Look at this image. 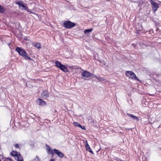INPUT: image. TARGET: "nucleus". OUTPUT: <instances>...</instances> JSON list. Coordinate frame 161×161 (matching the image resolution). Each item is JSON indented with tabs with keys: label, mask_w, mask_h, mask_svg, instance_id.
I'll return each mask as SVG.
<instances>
[{
	"label": "nucleus",
	"mask_w": 161,
	"mask_h": 161,
	"mask_svg": "<svg viewBox=\"0 0 161 161\" xmlns=\"http://www.w3.org/2000/svg\"><path fill=\"white\" fill-rule=\"evenodd\" d=\"M15 51L25 59H31V57L28 55L25 51L22 48L17 47Z\"/></svg>",
	"instance_id": "1"
},
{
	"label": "nucleus",
	"mask_w": 161,
	"mask_h": 161,
	"mask_svg": "<svg viewBox=\"0 0 161 161\" xmlns=\"http://www.w3.org/2000/svg\"><path fill=\"white\" fill-rule=\"evenodd\" d=\"M56 66L64 72H67L68 71L67 67L64 65L62 64L60 62L56 61L55 62Z\"/></svg>",
	"instance_id": "2"
},
{
	"label": "nucleus",
	"mask_w": 161,
	"mask_h": 161,
	"mask_svg": "<svg viewBox=\"0 0 161 161\" xmlns=\"http://www.w3.org/2000/svg\"><path fill=\"white\" fill-rule=\"evenodd\" d=\"M125 74L126 76L132 80L140 81V80L137 78L136 75L132 71H127Z\"/></svg>",
	"instance_id": "3"
},
{
	"label": "nucleus",
	"mask_w": 161,
	"mask_h": 161,
	"mask_svg": "<svg viewBox=\"0 0 161 161\" xmlns=\"http://www.w3.org/2000/svg\"><path fill=\"white\" fill-rule=\"evenodd\" d=\"M63 25L64 27L67 29H70L75 26V23L72 22L70 21H67L64 23Z\"/></svg>",
	"instance_id": "4"
},
{
	"label": "nucleus",
	"mask_w": 161,
	"mask_h": 161,
	"mask_svg": "<svg viewBox=\"0 0 161 161\" xmlns=\"http://www.w3.org/2000/svg\"><path fill=\"white\" fill-rule=\"evenodd\" d=\"M150 3L152 6L153 11L155 13L159 8L158 4L152 0H150Z\"/></svg>",
	"instance_id": "5"
},
{
	"label": "nucleus",
	"mask_w": 161,
	"mask_h": 161,
	"mask_svg": "<svg viewBox=\"0 0 161 161\" xmlns=\"http://www.w3.org/2000/svg\"><path fill=\"white\" fill-rule=\"evenodd\" d=\"M81 75L82 76L86 78H89L91 76H93V74H92L86 70H84L81 73Z\"/></svg>",
	"instance_id": "6"
},
{
	"label": "nucleus",
	"mask_w": 161,
	"mask_h": 161,
	"mask_svg": "<svg viewBox=\"0 0 161 161\" xmlns=\"http://www.w3.org/2000/svg\"><path fill=\"white\" fill-rule=\"evenodd\" d=\"M46 147L47 153H51L52 154V157H53L54 155V149L53 150L51 147L47 144L46 145Z\"/></svg>",
	"instance_id": "7"
},
{
	"label": "nucleus",
	"mask_w": 161,
	"mask_h": 161,
	"mask_svg": "<svg viewBox=\"0 0 161 161\" xmlns=\"http://www.w3.org/2000/svg\"><path fill=\"white\" fill-rule=\"evenodd\" d=\"M54 154H57L60 158H62L64 157V155L63 153L59 150H57L56 149H54Z\"/></svg>",
	"instance_id": "8"
},
{
	"label": "nucleus",
	"mask_w": 161,
	"mask_h": 161,
	"mask_svg": "<svg viewBox=\"0 0 161 161\" xmlns=\"http://www.w3.org/2000/svg\"><path fill=\"white\" fill-rule=\"evenodd\" d=\"M16 3L19 5V8L22 10L27 9V7L24 4L20 2L17 3Z\"/></svg>",
	"instance_id": "9"
},
{
	"label": "nucleus",
	"mask_w": 161,
	"mask_h": 161,
	"mask_svg": "<svg viewBox=\"0 0 161 161\" xmlns=\"http://www.w3.org/2000/svg\"><path fill=\"white\" fill-rule=\"evenodd\" d=\"M127 115L129 117H130L132 119L136 121L139 120V119L137 116H136L132 114H127Z\"/></svg>",
	"instance_id": "10"
},
{
	"label": "nucleus",
	"mask_w": 161,
	"mask_h": 161,
	"mask_svg": "<svg viewBox=\"0 0 161 161\" xmlns=\"http://www.w3.org/2000/svg\"><path fill=\"white\" fill-rule=\"evenodd\" d=\"M15 158L17 161H23V158L20 153H18V155L15 157Z\"/></svg>",
	"instance_id": "11"
},
{
	"label": "nucleus",
	"mask_w": 161,
	"mask_h": 161,
	"mask_svg": "<svg viewBox=\"0 0 161 161\" xmlns=\"http://www.w3.org/2000/svg\"><path fill=\"white\" fill-rule=\"evenodd\" d=\"M86 150L87 151L90 152L91 153H92L93 154H94L93 152L91 150V148L90 147V146L88 144L87 141L86 142Z\"/></svg>",
	"instance_id": "12"
},
{
	"label": "nucleus",
	"mask_w": 161,
	"mask_h": 161,
	"mask_svg": "<svg viewBox=\"0 0 161 161\" xmlns=\"http://www.w3.org/2000/svg\"><path fill=\"white\" fill-rule=\"evenodd\" d=\"M41 96L43 98H46L48 96V92L47 91H44L41 94Z\"/></svg>",
	"instance_id": "13"
},
{
	"label": "nucleus",
	"mask_w": 161,
	"mask_h": 161,
	"mask_svg": "<svg viewBox=\"0 0 161 161\" xmlns=\"http://www.w3.org/2000/svg\"><path fill=\"white\" fill-rule=\"evenodd\" d=\"M33 45L38 49H39L41 47V44L39 42H34L33 43Z\"/></svg>",
	"instance_id": "14"
},
{
	"label": "nucleus",
	"mask_w": 161,
	"mask_h": 161,
	"mask_svg": "<svg viewBox=\"0 0 161 161\" xmlns=\"http://www.w3.org/2000/svg\"><path fill=\"white\" fill-rule=\"evenodd\" d=\"M37 102L38 103L39 105L42 106L46 104L45 102L41 99H39L37 101Z\"/></svg>",
	"instance_id": "15"
},
{
	"label": "nucleus",
	"mask_w": 161,
	"mask_h": 161,
	"mask_svg": "<svg viewBox=\"0 0 161 161\" xmlns=\"http://www.w3.org/2000/svg\"><path fill=\"white\" fill-rule=\"evenodd\" d=\"M93 76L92 77H94L97 79L99 81H103L105 80L103 78L99 76H97L93 74Z\"/></svg>",
	"instance_id": "16"
},
{
	"label": "nucleus",
	"mask_w": 161,
	"mask_h": 161,
	"mask_svg": "<svg viewBox=\"0 0 161 161\" xmlns=\"http://www.w3.org/2000/svg\"><path fill=\"white\" fill-rule=\"evenodd\" d=\"M73 125L75 126L79 127L81 128V129H84V128H82V126L78 122H74L73 123Z\"/></svg>",
	"instance_id": "17"
},
{
	"label": "nucleus",
	"mask_w": 161,
	"mask_h": 161,
	"mask_svg": "<svg viewBox=\"0 0 161 161\" xmlns=\"http://www.w3.org/2000/svg\"><path fill=\"white\" fill-rule=\"evenodd\" d=\"M18 153H19V152L13 151L12 152L11 154L12 156H14V158H15V157L18 155Z\"/></svg>",
	"instance_id": "18"
},
{
	"label": "nucleus",
	"mask_w": 161,
	"mask_h": 161,
	"mask_svg": "<svg viewBox=\"0 0 161 161\" xmlns=\"http://www.w3.org/2000/svg\"><path fill=\"white\" fill-rule=\"evenodd\" d=\"M92 31V29H86L85 30L84 33L86 34H88L89 32H91Z\"/></svg>",
	"instance_id": "19"
},
{
	"label": "nucleus",
	"mask_w": 161,
	"mask_h": 161,
	"mask_svg": "<svg viewBox=\"0 0 161 161\" xmlns=\"http://www.w3.org/2000/svg\"><path fill=\"white\" fill-rule=\"evenodd\" d=\"M5 12L4 8L0 5V13H3Z\"/></svg>",
	"instance_id": "20"
},
{
	"label": "nucleus",
	"mask_w": 161,
	"mask_h": 161,
	"mask_svg": "<svg viewBox=\"0 0 161 161\" xmlns=\"http://www.w3.org/2000/svg\"><path fill=\"white\" fill-rule=\"evenodd\" d=\"M90 123H91L92 124V125H95L96 123V122L94 120H93L92 119H91V121H90Z\"/></svg>",
	"instance_id": "21"
},
{
	"label": "nucleus",
	"mask_w": 161,
	"mask_h": 161,
	"mask_svg": "<svg viewBox=\"0 0 161 161\" xmlns=\"http://www.w3.org/2000/svg\"><path fill=\"white\" fill-rule=\"evenodd\" d=\"M141 31L140 30H137L136 31V33L137 34H140L141 32Z\"/></svg>",
	"instance_id": "22"
},
{
	"label": "nucleus",
	"mask_w": 161,
	"mask_h": 161,
	"mask_svg": "<svg viewBox=\"0 0 161 161\" xmlns=\"http://www.w3.org/2000/svg\"><path fill=\"white\" fill-rule=\"evenodd\" d=\"M158 30L159 32H160L161 33V26H159L158 27Z\"/></svg>",
	"instance_id": "23"
},
{
	"label": "nucleus",
	"mask_w": 161,
	"mask_h": 161,
	"mask_svg": "<svg viewBox=\"0 0 161 161\" xmlns=\"http://www.w3.org/2000/svg\"><path fill=\"white\" fill-rule=\"evenodd\" d=\"M19 145L18 144H16L15 145V147L17 148H18L19 147Z\"/></svg>",
	"instance_id": "24"
},
{
	"label": "nucleus",
	"mask_w": 161,
	"mask_h": 161,
	"mask_svg": "<svg viewBox=\"0 0 161 161\" xmlns=\"http://www.w3.org/2000/svg\"><path fill=\"white\" fill-rule=\"evenodd\" d=\"M27 11L28 12H30L31 13H33V12H31L30 10L27 9Z\"/></svg>",
	"instance_id": "25"
},
{
	"label": "nucleus",
	"mask_w": 161,
	"mask_h": 161,
	"mask_svg": "<svg viewBox=\"0 0 161 161\" xmlns=\"http://www.w3.org/2000/svg\"><path fill=\"white\" fill-rule=\"evenodd\" d=\"M7 159H8V160H10V161H12V160H11V158H7Z\"/></svg>",
	"instance_id": "26"
},
{
	"label": "nucleus",
	"mask_w": 161,
	"mask_h": 161,
	"mask_svg": "<svg viewBox=\"0 0 161 161\" xmlns=\"http://www.w3.org/2000/svg\"><path fill=\"white\" fill-rule=\"evenodd\" d=\"M50 161H55L54 159H51Z\"/></svg>",
	"instance_id": "27"
},
{
	"label": "nucleus",
	"mask_w": 161,
	"mask_h": 161,
	"mask_svg": "<svg viewBox=\"0 0 161 161\" xmlns=\"http://www.w3.org/2000/svg\"><path fill=\"white\" fill-rule=\"evenodd\" d=\"M82 128H84H84H85V127H84V126L83 127H82Z\"/></svg>",
	"instance_id": "28"
},
{
	"label": "nucleus",
	"mask_w": 161,
	"mask_h": 161,
	"mask_svg": "<svg viewBox=\"0 0 161 161\" xmlns=\"http://www.w3.org/2000/svg\"><path fill=\"white\" fill-rule=\"evenodd\" d=\"M0 161H1V160H0Z\"/></svg>",
	"instance_id": "29"
}]
</instances>
